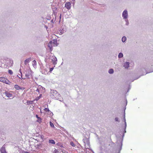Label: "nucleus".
Listing matches in <instances>:
<instances>
[{"mask_svg":"<svg viewBox=\"0 0 153 153\" xmlns=\"http://www.w3.org/2000/svg\"><path fill=\"white\" fill-rule=\"evenodd\" d=\"M42 95V94H40L39 97H36L35 98V100H38L40 98H41Z\"/></svg>","mask_w":153,"mask_h":153,"instance_id":"f8f14e48","label":"nucleus"},{"mask_svg":"<svg viewBox=\"0 0 153 153\" xmlns=\"http://www.w3.org/2000/svg\"><path fill=\"white\" fill-rule=\"evenodd\" d=\"M70 144L72 146L74 147L75 146V145L74 144V143L73 142H70Z\"/></svg>","mask_w":153,"mask_h":153,"instance_id":"5701e85b","label":"nucleus"},{"mask_svg":"<svg viewBox=\"0 0 153 153\" xmlns=\"http://www.w3.org/2000/svg\"><path fill=\"white\" fill-rule=\"evenodd\" d=\"M49 143H52L53 144H55V143L54 140H50L49 141Z\"/></svg>","mask_w":153,"mask_h":153,"instance_id":"9b49d317","label":"nucleus"},{"mask_svg":"<svg viewBox=\"0 0 153 153\" xmlns=\"http://www.w3.org/2000/svg\"><path fill=\"white\" fill-rule=\"evenodd\" d=\"M50 126L51 127H53V128L54 127L53 124L51 122H50Z\"/></svg>","mask_w":153,"mask_h":153,"instance_id":"4be33fe9","label":"nucleus"},{"mask_svg":"<svg viewBox=\"0 0 153 153\" xmlns=\"http://www.w3.org/2000/svg\"><path fill=\"white\" fill-rule=\"evenodd\" d=\"M32 64L34 66H36V62L35 60H34L32 61Z\"/></svg>","mask_w":153,"mask_h":153,"instance_id":"4468645a","label":"nucleus"},{"mask_svg":"<svg viewBox=\"0 0 153 153\" xmlns=\"http://www.w3.org/2000/svg\"><path fill=\"white\" fill-rule=\"evenodd\" d=\"M22 153H29L27 152H23Z\"/></svg>","mask_w":153,"mask_h":153,"instance_id":"cd10ccee","label":"nucleus"},{"mask_svg":"<svg viewBox=\"0 0 153 153\" xmlns=\"http://www.w3.org/2000/svg\"><path fill=\"white\" fill-rule=\"evenodd\" d=\"M126 38L125 36H123L122 39V40L123 42H124L126 41Z\"/></svg>","mask_w":153,"mask_h":153,"instance_id":"2eb2a0df","label":"nucleus"},{"mask_svg":"<svg viewBox=\"0 0 153 153\" xmlns=\"http://www.w3.org/2000/svg\"><path fill=\"white\" fill-rule=\"evenodd\" d=\"M14 88L17 90H24L25 89L24 87H21L18 85H15L14 86Z\"/></svg>","mask_w":153,"mask_h":153,"instance_id":"7ed1b4c3","label":"nucleus"},{"mask_svg":"<svg viewBox=\"0 0 153 153\" xmlns=\"http://www.w3.org/2000/svg\"><path fill=\"white\" fill-rule=\"evenodd\" d=\"M53 68H50V72H51L53 71Z\"/></svg>","mask_w":153,"mask_h":153,"instance_id":"393cba45","label":"nucleus"},{"mask_svg":"<svg viewBox=\"0 0 153 153\" xmlns=\"http://www.w3.org/2000/svg\"><path fill=\"white\" fill-rule=\"evenodd\" d=\"M53 14L55 15H56V12H54L53 13Z\"/></svg>","mask_w":153,"mask_h":153,"instance_id":"c85d7f7f","label":"nucleus"},{"mask_svg":"<svg viewBox=\"0 0 153 153\" xmlns=\"http://www.w3.org/2000/svg\"><path fill=\"white\" fill-rule=\"evenodd\" d=\"M122 16L123 18L125 19H126L127 18L128 16V13L127 11L124 10L122 14Z\"/></svg>","mask_w":153,"mask_h":153,"instance_id":"39448f33","label":"nucleus"},{"mask_svg":"<svg viewBox=\"0 0 153 153\" xmlns=\"http://www.w3.org/2000/svg\"><path fill=\"white\" fill-rule=\"evenodd\" d=\"M38 119V120H37V122L39 123H41L42 122V119L40 117Z\"/></svg>","mask_w":153,"mask_h":153,"instance_id":"f3484780","label":"nucleus"},{"mask_svg":"<svg viewBox=\"0 0 153 153\" xmlns=\"http://www.w3.org/2000/svg\"><path fill=\"white\" fill-rule=\"evenodd\" d=\"M115 120L116 121H118V122H119L118 118L117 117H116V118H115Z\"/></svg>","mask_w":153,"mask_h":153,"instance_id":"a878e982","label":"nucleus"},{"mask_svg":"<svg viewBox=\"0 0 153 153\" xmlns=\"http://www.w3.org/2000/svg\"><path fill=\"white\" fill-rule=\"evenodd\" d=\"M51 44H52V42L51 41H50L49 42V43H48V47L50 48L51 50V48L52 47Z\"/></svg>","mask_w":153,"mask_h":153,"instance_id":"ddd939ff","label":"nucleus"},{"mask_svg":"<svg viewBox=\"0 0 153 153\" xmlns=\"http://www.w3.org/2000/svg\"><path fill=\"white\" fill-rule=\"evenodd\" d=\"M8 73L11 75H12L13 74V72L11 70H8Z\"/></svg>","mask_w":153,"mask_h":153,"instance_id":"aec40b11","label":"nucleus"},{"mask_svg":"<svg viewBox=\"0 0 153 153\" xmlns=\"http://www.w3.org/2000/svg\"><path fill=\"white\" fill-rule=\"evenodd\" d=\"M0 82L8 85H10L11 83V82L7 78L4 77H0Z\"/></svg>","mask_w":153,"mask_h":153,"instance_id":"f257e3e1","label":"nucleus"},{"mask_svg":"<svg viewBox=\"0 0 153 153\" xmlns=\"http://www.w3.org/2000/svg\"><path fill=\"white\" fill-rule=\"evenodd\" d=\"M1 153H7L5 147L2 146L0 149Z\"/></svg>","mask_w":153,"mask_h":153,"instance_id":"6e6552de","label":"nucleus"},{"mask_svg":"<svg viewBox=\"0 0 153 153\" xmlns=\"http://www.w3.org/2000/svg\"><path fill=\"white\" fill-rule=\"evenodd\" d=\"M123 55L122 53H120L118 55V57L119 58H121L123 57Z\"/></svg>","mask_w":153,"mask_h":153,"instance_id":"a211bd4d","label":"nucleus"},{"mask_svg":"<svg viewBox=\"0 0 153 153\" xmlns=\"http://www.w3.org/2000/svg\"><path fill=\"white\" fill-rule=\"evenodd\" d=\"M5 94L6 96L8 97H12V94L8 92H5Z\"/></svg>","mask_w":153,"mask_h":153,"instance_id":"0eeeda50","label":"nucleus"},{"mask_svg":"<svg viewBox=\"0 0 153 153\" xmlns=\"http://www.w3.org/2000/svg\"><path fill=\"white\" fill-rule=\"evenodd\" d=\"M32 71L30 70H27L26 71L25 76L28 78H30L32 76Z\"/></svg>","mask_w":153,"mask_h":153,"instance_id":"f03ea898","label":"nucleus"},{"mask_svg":"<svg viewBox=\"0 0 153 153\" xmlns=\"http://www.w3.org/2000/svg\"><path fill=\"white\" fill-rule=\"evenodd\" d=\"M36 93L37 94L38 93V94H39L40 93L39 92V89H37L36 90Z\"/></svg>","mask_w":153,"mask_h":153,"instance_id":"412c9836","label":"nucleus"},{"mask_svg":"<svg viewBox=\"0 0 153 153\" xmlns=\"http://www.w3.org/2000/svg\"><path fill=\"white\" fill-rule=\"evenodd\" d=\"M36 117L37 119L39 118L40 117H38V115H36Z\"/></svg>","mask_w":153,"mask_h":153,"instance_id":"bb28decb","label":"nucleus"},{"mask_svg":"<svg viewBox=\"0 0 153 153\" xmlns=\"http://www.w3.org/2000/svg\"><path fill=\"white\" fill-rule=\"evenodd\" d=\"M53 43H54V44L55 45H56V46L57 45V41L56 40H53Z\"/></svg>","mask_w":153,"mask_h":153,"instance_id":"6ab92c4d","label":"nucleus"},{"mask_svg":"<svg viewBox=\"0 0 153 153\" xmlns=\"http://www.w3.org/2000/svg\"><path fill=\"white\" fill-rule=\"evenodd\" d=\"M65 7L68 10H69L71 7V4L70 2H67L65 4Z\"/></svg>","mask_w":153,"mask_h":153,"instance_id":"20e7f679","label":"nucleus"},{"mask_svg":"<svg viewBox=\"0 0 153 153\" xmlns=\"http://www.w3.org/2000/svg\"><path fill=\"white\" fill-rule=\"evenodd\" d=\"M123 66L126 68H128L129 67V62H125Z\"/></svg>","mask_w":153,"mask_h":153,"instance_id":"1a4fd4ad","label":"nucleus"},{"mask_svg":"<svg viewBox=\"0 0 153 153\" xmlns=\"http://www.w3.org/2000/svg\"><path fill=\"white\" fill-rule=\"evenodd\" d=\"M44 110L46 112H48L49 111V110L48 108H45L44 109Z\"/></svg>","mask_w":153,"mask_h":153,"instance_id":"b1692460","label":"nucleus"},{"mask_svg":"<svg viewBox=\"0 0 153 153\" xmlns=\"http://www.w3.org/2000/svg\"><path fill=\"white\" fill-rule=\"evenodd\" d=\"M30 60V58H28L26 59L25 61V65H26L27 63H29Z\"/></svg>","mask_w":153,"mask_h":153,"instance_id":"9d476101","label":"nucleus"},{"mask_svg":"<svg viewBox=\"0 0 153 153\" xmlns=\"http://www.w3.org/2000/svg\"><path fill=\"white\" fill-rule=\"evenodd\" d=\"M114 70L112 69H110L108 71V72L109 73L111 74L113 73Z\"/></svg>","mask_w":153,"mask_h":153,"instance_id":"dca6fc26","label":"nucleus"},{"mask_svg":"<svg viewBox=\"0 0 153 153\" xmlns=\"http://www.w3.org/2000/svg\"><path fill=\"white\" fill-rule=\"evenodd\" d=\"M61 15H62V14H61L60 15V16H59V18H60V19H61Z\"/></svg>","mask_w":153,"mask_h":153,"instance_id":"c756f323","label":"nucleus"},{"mask_svg":"<svg viewBox=\"0 0 153 153\" xmlns=\"http://www.w3.org/2000/svg\"><path fill=\"white\" fill-rule=\"evenodd\" d=\"M52 61L53 62V64L54 65H55L56 63V62L57 61V59L56 57L55 56H52Z\"/></svg>","mask_w":153,"mask_h":153,"instance_id":"423d86ee","label":"nucleus"}]
</instances>
